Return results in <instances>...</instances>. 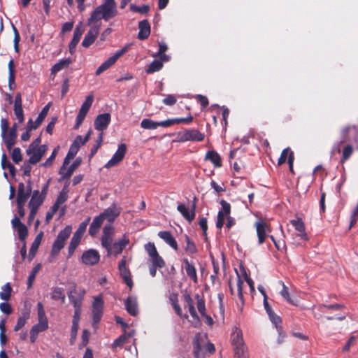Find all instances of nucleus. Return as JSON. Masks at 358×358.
I'll return each instance as SVG.
<instances>
[{
    "label": "nucleus",
    "mask_w": 358,
    "mask_h": 358,
    "mask_svg": "<svg viewBox=\"0 0 358 358\" xmlns=\"http://www.w3.org/2000/svg\"><path fill=\"white\" fill-rule=\"evenodd\" d=\"M118 13L115 0H105L100 6H97L92 13L88 19L87 24L92 25L101 19L108 21L115 17Z\"/></svg>",
    "instance_id": "obj_1"
},
{
    "label": "nucleus",
    "mask_w": 358,
    "mask_h": 358,
    "mask_svg": "<svg viewBox=\"0 0 358 358\" xmlns=\"http://www.w3.org/2000/svg\"><path fill=\"white\" fill-rule=\"evenodd\" d=\"M230 341L233 347L235 356L237 358H248V347L243 338V331L239 327L231 328Z\"/></svg>",
    "instance_id": "obj_2"
},
{
    "label": "nucleus",
    "mask_w": 358,
    "mask_h": 358,
    "mask_svg": "<svg viewBox=\"0 0 358 358\" xmlns=\"http://www.w3.org/2000/svg\"><path fill=\"white\" fill-rule=\"evenodd\" d=\"M72 232V227L67 225L61 230L56 239L55 240L50 257V262H53L55 257L59 255L60 250L64 247L66 240L69 238Z\"/></svg>",
    "instance_id": "obj_3"
},
{
    "label": "nucleus",
    "mask_w": 358,
    "mask_h": 358,
    "mask_svg": "<svg viewBox=\"0 0 358 358\" xmlns=\"http://www.w3.org/2000/svg\"><path fill=\"white\" fill-rule=\"evenodd\" d=\"M11 224L13 228L17 229L19 239L24 243L23 247L20 250V253L22 258L24 259L27 255L25 240L28 236L27 227L20 221V219L17 217V215H14L11 220Z\"/></svg>",
    "instance_id": "obj_4"
},
{
    "label": "nucleus",
    "mask_w": 358,
    "mask_h": 358,
    "mask_svg": "<svg viewBox=\"0 0 358 358\" xmlns=\"http://www.w3.org/2000/svg\"><path fill=\"white\" fill-rule=\"evenodd\" d=\"M145 250L148 254L151 265L158 266L161 268L165 266V262L159 255L157 248L153 243H148L145 245Z\"/></svg>",
    "instance_id": "obj_5"
},
{
    "label": "nucleus",
    "mask_w": 358,
    "mask_h": 358,
    "mask_svg": "<svg viewBox=\"0 0 358 358\" xmlns=\"http://www.w3.org/2000/svg\"><path fill=\"white\" fill-rule=\"evenodd\" d=\"M48 185H46L42 189L41 192L38 190H34L31 196V199L29 201L28 207L29 210L37 211L39 207L43 204V201L46 196Z\"/></svg>",
    "instance_id": "obj_6"
},
{
    "label": "nucleus",
    "mask_w": 358,
    "mask_h": 358,
    "mask_svg": "<svg viewBox=\"0 0 358 358\" xmlns=\"http://www.w3.org/2000/svg\"><path fill=\"white\" fill-rule=\"evenodd\" d=\"M115 229L111 224H106L103 229V233L101 238V246L106 250H111L110 246L113 245Z\"/></svg>",
    "instance_id": "obj_7"
},
{
    "label": "nucleus",
    "mask_w": 358,
    "mask_h": 358,
    "mask_svg": "<svg viewBox=\"0 0 358 358\" xmlns=\"http://www.w3.org/2000/svg\"><path fill=\"white\" fill-rule=\"evenodd\" d=\"M94 101V96L92 94L88 95L83 103L76 117L75 129H78L85 120L88 111L90 110Z\"/></svg>",
    "instance_id": "obj_8"
},
{
    "label": "nucleus",
    "mask_w": 358,
    "mask_h": 358,
    "mask_svg": "<svg viewBox=\"0 0 358 358\" xmlns=\"http://www.w3.org/2000/svg\"><path fill=\"white\" fill-rule=\"evenodd\" d=\"M103 301L101 295L94 297L92 303V324L94 327L101 320L103 315Z\"/></svg>",
    "instance_id": "obj_9"
},
{
    "label": "nucleus",
    "mask_w": 358,
    "mask_h": 358,
    "mask_svg": "<svg viewBox=\"0 0 358 358\" xmlns=\"http://www.w3.org/2000/svg\"><path fill=\"white\" fill-rule=\"evenodd\" d=\"M129 50V46H125L122 48L121 50H117L113 56L110 57L106 61H105L101 65L96 69V75L99 76L102 72L105 71L108 69H109L111 66H113L116 61L122 56L124 53H126Z\"/></svg>",
    "instance_id": "obj_10"
},
{
    "label": "nucleus",
    "mask_w": 358,
    "mask_h": 358,
    "mask_svg": "<svg viewBox=\"0 0 358 358\" xmlns=\"http://www.w3.org/2000/svg\"><path fill=\"white\" fill-rule=\"evenodd\" d=\"M255 227L258 238V244L264 243L267 238L268 234L271 231L270 225L263 220H259L255 222Z\"/></svg>",
    "instance_id": "obj_11"
},
{
    "label": "nucleus",
    "mask_w": 358,
    "mask_h": 358,
    "mask_svg": "<svg viewBox=\"0 0 358 358\" xmlns=\"http://www.w3.org/2000/svg\"><path fill=\"white\" fill-rule=\"evenodd\" d=\"M177 210L182 215L183 218L186 220L189 223L192 222L196 216V198L194 199V201L191 207H187L183 203L178 205Z\"/></svg>",
    "instance_id": "obj_12"
},
{
    "label": "nucleus",
    "mask_w": 358,
    "mask_h": 358,
    "mask_svg": "<svg viewBox=\"0 0 358 358\" xmlns=\"http://www.w3.org/2000/svg\"><path fill=\"white\" fill-rule=\"evenodd\" d=\"M85 294V289H78L76 286H73L69 291L68 294L69 299L74 308H81Z\"/></svg>",
    "instance_id": "obj_13"
},
{
    "label": "nucleus",
    "mask_w": 358,
    "mask_h": 358,
    "mask_svg": "<svg viewBox=\"0 0 358 358\" xmlns=\"http://www.w3.org/2000/svg\"><path fill=\"white\" fill-rule=\"evenodd\" d=\"M220 203L222 206V209L220 210L217 213L216 227L220 229L224 225L225 217L230 215L231 205L223 199L220 201Z\"/></svg>",
    "instance_id": "obj_14"
},
{
    "label": "nucleus",
    "mask_w": 358,
    "mask_h": 358,
    "mask_svg": "<svg viewBox=\"0 0 358 358\" xmlns=\"http://www.w3.org/2000/svg\"><path fill=\"white\" fill-rule=\"evenodd\" d=\"M127 152V145L121 143L118 145L117 150L112 157V158L106 164L105 167L107 169L112 168L117 165L122 161Z\"/></svg>",
    "instance_id": "obj_15"
},
{
    "label": "nucleus",
    "mask_w": 358,
    "mask_h": 358,
    "mask_svg": "<svg viewBox=\"0 0 358 358\" xmlns=\"http://www.w3.org/2000/svg\"><path fill=\"white\" fill-rule=\"evenodd\" d=\"M31 187L30 182L25 186L23 182H20L17 187V194L16 203L25 204L29 197L31 196Z\"/></svg>",
    "instance_id": "obj_16"
},
{
    "label": "nucleus",
    "mask_w": 358,
    "mask_h": 358,
    "mask_svg": "<svg viewBox=\"0 0 358 358\" xmlns=\"http://www.w3.org/2000/svg\"><path fill=\"white\" fill-rule=\"evenodd\" d=\"M129 240L126 237L125 235L122 236V238L118 239L117 241H115L113 245L110 246V251H107V255H114L117 257L120 254L122 253V250L125 248V247L129 244Z\"/></svg>",
    "instance_id": "obj_17"
},
{
    "label": "nucleus",
    "mask_w": 358,
    "mask_h": 358,
    "mask_svg": "<svg viewBox=\"0 0 358 358\" xmlns=\"http://www.w3.org/2000/svg\"><path fill=\"white\" fill-rule=\"evenodd\" d=\"M99 260V253L94 249H90L85 251L81 257V261L85 265H95Z\"/></svg>",
    "instance_id": "obj_18"
},
{
    "label": "nucleus",
    "mask_w": 358,
    "mask_h": 358,
    "mask_svg": "<svg viewBox=\"0 0 358 358\" xmlns=\"http://www.w3.org/2000/svg\"><path fill=\"white\" fill-rule=\"evenodd\" d=\"M48 150L46 145H42L38 148L32 150L29 153L26 152L27 155L30 156L29 162L31 164H37L45 155Z\"/></svg>",
    "instance_id": "obj_19"
},
{
    "label": "nucleus",
    "mask_w": 358,
    "mask_h": 358,
    "mask_svg": "<svg viewBox=\"0 0 358 358\" xmlns=\"http://www.w3.org/2000/svg\"><path fill=\"white\" fill-rule=\"evenodd\" d=\"M80 159H76L72 164H71L68 168L66 166L68 165H64L63 163L62 167L59 171V175L62 176L60 180L69 178L71 175L73 173L75 170L78 167L80 164Z\"/></svg>",
    "instance_id": "obj_20"
},
{
    "label": "nucleus",
    "mask_w": 358,
    "mask_h": 358,
    "mask_svg": "<svg viewBox=\"0 0 358 358\" xmlns=\"http://www.w3.org/2000/svg\"><path fill=\"white\" fill-rule=\"evenodd\" d=\"M183 299L185 301V308L188 309L192 317L195 321V325H196L199 323V317L194 308V302L190 294L187 292L183 294Z\"/></svg>",
    "instance_id": "obj_21"
},
{
    "label": "nucleus",
    "mask_w": 358,
    "mask_h": 358,
    "mask_svg": "<svg viewBox=\"0 0 358 358\" xmlns=\"http://www.w3.org/2000/svg\"><path fill=\"white\" fill-rule=\"evenodd\" d=\"M111 117L109 113L99 115L94 120V128L98 131H103L107 129L110 122Z\"/></svg>",
    "instance_id": "obj_22"
},
{
    "label": "nucleus",
    "mask_w": 358,
    "mask_h": 358,
    "mask_svg": "<svg viewBox=\"0 0 358 358\" xmlns=\"http://www.w3.org/2000/svg\"><path fill=\"white\" fill-rule=\"evenodd\" d=\"M83 32L84 29L80 22V24L77 25L75 28L73 38L69 45V49L71 54H73L75 52L76 46L79 43Z\"/></svg>",
    "instance_id": "obj_23"
},
{
    "label": "nucleus",
    "mask_w": 358,
    "mask_h": 358,
    "mask_svg": "<svg viewBox=\"0 0 358 358\" xmlns=\"http://www.w3.org/2000/svg\"><path fill=\"white\" fill-rule=\"evenodd\" d=\"M99 32V26L95 25L92 27L86 34L83 42L82 45L85 48L90 47L96 40Z\"/></svg>",
    "instance_id": "obj_24"
},
{
    "label": "nucleus",
    "mask_w": 358,
    "mask_h": 358,
    "mask_svg": "<svg viewBox=\"0 0 358 358\" xmlns=\"http://www.w3.org/2000/svg\"><path fill=\"white\" fill-rule=\"evenodd\" d=\"M205 135L196 129L186 130L181 136L182 141H201Z\"/></svg>",
    "instance_id": "obj_25"
},
{
    "label": "nucleus",
    "mask_w": 358,
    "mask_h": 358,
    "mask_svg": "<svg viewBox=\"0 0 358 358\" xmlns=\"http://www.w3.org/2000/svg\"><path fill=\"white\" fill-rule=\"evenodd\" d=\"M120 209L115 204H113L101 213L103 218L106 220L110 224L114 222L115 218L120 215Z\"/></svg>",
    "instance_id": "obj_26"
},
{
    "label": "nucleus",
    "mask_w": 358,
    "mask_h": 358,
    "mask_svg": "<svg viewBox=\"0 0 358 358\" xmlns=\"http://www.w3.org/2000/svg\"><path fill=\"white\" fill-rule=\"evenodd\" d=\"M290 223L294 227L295 230L298 232L296 236L301 240L307 241L308 236L305 230V224L301 219L298 218L296 220H290Z\"/></svg>",
    "instance_id": "obj_27"
},
{
    "label": "nucleus",
    "mask_w": 358,
    "mask_h": 358,
    "mask_svg": "<svg viewBox=\"0 0 358 358\" xmlns=\"http://www.w3.org/2000/svg\"><path fill=\"white\" fill-rule=\"evenodd\" d=\"M124 306L127 311L132 316L138 313V302L136 296H129L124 301Z\"/></svg>",
    "instance_id": "obj_28"
},
{
    "label": "nucleus",
    "mask_w": 358,
    "mask_h": 358,
    "mask_svg": "<svg viewBox=\"0 0 358 358\" xmlns=\"http://www.w3.org/2000/svg\"><path fill=\"white\" fill-rule=\"evenodd\" d=\"M103 221H104V219L103 218V217L101 214H99L98 216H96L93 219V221L90 224V226L89 228V234L91 236H94L98 234L101 225L103 223Z\"/></svg>",
    "instance_id": "obj_29"
},
{
    "label": "nucleus",
    "mask_w": 358,
    "mask_h": 358,
    "mask_svg": "<svg viewBox=\"0 0 358 358\" xmlns=\"http://www.w3.org/2000/svg\"><path fill=\"white\" fill-rule=\"evenodd\" d=\"M139 31L138 38L140 40H145L148 38L150 34V26L148 20H142L138 23Z\"/></svg>",
    "instance_id": "obj_30"
},
{
    "label": "nucleus",
    "mask_w": 358,
    "mask_h": 358,
    "mask_svg": "<svg viewBox=\"0 0 358 358\" xmlns=\"http://www.w3.org/2000/svg\"><path fill=\"white\" fill-rule=\"evenodd\" d=\"M158 236L175 250H178L177 242L170 231H161L158 233Z\"/></svg>",
    "instance_id": "obj_31"
},
{
    "label": "nucleus",
    "mask_w": 358,
    "mask_h": 358,
    "mask_svg": "<svg viewBox=\"0 0 358 358\" xmlns=\"http://www.w3.org/2000/svg\"><path fill=\"white\" fill-rule=\"evenodd\" d=\"M1 137L7 149L10 150L16 142L17 133L8 130L7 132H5L4 135L1 134Z\"/></svg>",
    "instance_id": "obj_32"
},
{
    "label": "nucleus",
    "mask_w": 358,
    "mask_h": 358,
    "mask_svg": "<svg viewBox=\"0 0 358 358\" xmlns=\"http://www.w3.org/2000/svg\"><path fill=\"white\" fill-rule=\"evenodd\" d=\"M184 264V268L187 273V276L193 280L194 282L196 283L198 282L196 270L194 265L189 263L187 259H184L182 260Z\"/></svg>",
    "instance_id": "obj_33"
},
{
    "label": "nucleus",
    "mask_w": 358,
    "mask_h": 358,
    "mask_svg": "<svg viewBox=\"0 0 358 358\" xmlns=\"http://www.w3.org/2000/svg\"><path fill=\"white\" fill-rule=\"evenodd\" d=\"M205 159L210 161L215 167H220L222 166L221 157L214 150L208 151L206 154Z\"/></svg>",
    "instance_id": "obj_34"
},
{
    "label": "nucleus",
    "mask_w": 358,
    "mask_h": 358,
    "mask_svg": "<svg viewBox=\"0 0 358 358\" xmlns=\"http://www.w3.org/2000/svg\"><path fill=\"white\" fill-rule=\"evenodd\" d=\"M71 63V60L70 59H64L59 60L57 63H56L51 69L52 74H55L57 72L66 69L69 64Z\"/></svg>",
    "instance_id": "obj_35"
},
{
    "label": "nucleus",
    "mask_w": 358,
    "mask_h": 358,
    "mask_svg": "<svg viewBox=\"0 0 358 358\" xmlns=\"http://www.w3.org/2000/svg\"><path fill=\"white\" fill-rule=\"evenodd\" d=\"M90 220H91L90 217H87L83 222H81L80 224L78 229L73 234V237H75L79 240H81L84 233L86 231L87 227L90 222Z\"/></svg>",
    "instance_id": "obj_36"
},
{
    "label": "nucleus",
    "mask_w": 358,
    "mask_h": 358,
    "mask_svg": "<svg viewBox=\"0 0 358 358\" xmlns=\"http://www.w3.org/2000/svg\"><path fill=\"white\" fill-rule=\"evenodd\" d=\"M120 275L122 278L124 282L131 289L133 287V281L131 277V272L128 267L118 268Z\"/></svg>",
    "instance_id": "obj_37"
},
{
    "label": "nucleus",
    "mask_w": 358,
    "mask_h": 358,
    "mask_svg": "<svg viewBox=\"0 0 358 358\" xmlns=\"http://www.w3.org/2000/svg\"><path fill=\"white\" fill-rule=\"evenodd\" d=\"M43 236V233L41 231L35 238L34 242L31 244V246L29 250V256L31 258H33L38 250L39 245L41 243V240Z\"/></svg>",
    "instance_id": "obj_38"
},
{
    "label": "nucleus",
    "mask_w": 358,
    "mask_h": 358,
    "mask_svg": "<svg viewBox=\"0 0 358 358\" xmlns=\"http://www.w3.org/2000/svg\"><path fill=\"white\" fill-rule=\"evenodd\" d=\"M12 287L10 282L6 283L1 287L0 292V298L4 301H8L11 296Z\"/></svg>",
    "instance_id": "obj_39"
},
{
    "label": "nucleus",
    "mask_w": 358,
    "mask_h": 358,
    "mask_svg": "<svg viewBox=\"0 0 358 358\" xmlns=\"http://www.w3.org/2000/svg\"><path fill=\"white\" fill-rule=\"evenodd\" d=\"M51 298L53 300H60L62 303H64L66 296L64 289L60 287L54 288L51 292Z\"/></svg>",
    "instance_id": "obj_40"
},
{
    "label": "nucleus",
    "mask_w": 358,
    "mask_h": 358,
    "mask_svg": "<svg viewBox=\"0 0 358 358\" xmlns=\"http://www.w3.org/2000/svg\"><path fill=\"white\" fill-rule=\"evenodd\" d=\"M69 186V183H66L64 188L60 192L59 194L58 195L57 200L55 205H57L59 208V206L62 203H64L68 199V189L67 187Z\"/></svg>",
    "instance_id": "obj_41"
},
{
    "label": "nucleus",
    "mask_w": 358,
    "mask_h": 358,
    "mask_svg": "<svg viewBox=\"0 0 358 358\" xmlns=\"http://www.w3.org/2000/svg\"><path fill=\"white\" fill-rule=\"evenodd\" d=\"M162 67V62L160 60L155 59L150 63L148 67L145 69V72L147 73H153L161 70Z\"/></svg>",
    "instance_id": "obj_42"
},
{
    "label": "nucleus",
    "mask_w": 358,
    "mask_h": 358,
    "mask_svg": "<svg viewBox=\"0 0 358 358\" xmlns=\"http://www.w3.org/2000/svg\"><path fill=\"white\" fill-rule=\"evenodd\" d=\"M29 318V313L24 312L22 315L18 318L17 324L14 327L15 331H19L22 329L27 322V320Z\"/></svg>",
    "instance_id": "obj_43"
},
{
    "label": "nucleus",
    "mask_w": 358,
    "mask_h": 358,
    "mask_svg": "<svg viewBox=\"0 0 358 358\" xmlns=\"http://www.w3.org/2000/svg\"><path fill=\"white\" fill-rule=\"evenodd\" d=\"M80 241L81 240H79L75 237L71 238L70 244L68 247V259L70 258L73 255L76 248L79 245Z\"/></svg>",
    "instance_id": "obj_44"
},
{
    "label": "nucleus",
    "mask_w": 358,
    "mask_h": 358,
    "mask_svg": "<svg viewBox=\"0 0 358 358\" xmlns=\"http://www.w3.org/2000/svg\"><path fill=\"white\" fill-rule=\"evenodd\" d=\"M8 83L10 89H12V85L15 83V69L14 62L11 59L8 62Z\"/></svg>",
    "instance_id": "obj_45"
},
{
    "label": "nucleus",
    "mask_w": 358,
    "mask_h": 358,
    "mask_svg": "<svg viewBox=\"0 0 358 358\" xmlns=\"http://www.w3.org/2000/svg\"><path fill=\"white\" fill-rule=\"evenodd\" d=\"M1 166L3 169H8L10 174L14 175L15 169L14 166L7 159L6 155L3 153L1 157Z\"/></svg>",
    "instance_id": "obj_46"
},
{
    "label": "nucleus",
    "mask_w": 358,
    "mask_h": 358,
    "mask_svg": "<svg viewBox=\"0 0 358 358\" xmlns=\"http://www.w3.org/2000/svg\"><path fill=\"white\" fill-rule=\"evenodd\" d=\"M41 268V265L40 264H38L37 265H36L33 268V269H32V271H31V273H30V275H29V276L28 278V280H27L28 288L31 287L32 284H33V282H34V281L35 280L36 275H37V273L40 271Z\"/></svg>",
    "instance_id": "obj_47"
},
{
    "label": "nucleus",
    "mask_w": 358,
    "mask_h": 358,
    "mask_svg": "<svg viewBox=\"0 0 358 358\" xmlns=\"http://www.w3.org/2000/svg\"><path fill=\"white\" fill-rule=\"evenodd\" d=\"M141 127L145 129H156L157 128V122L151 119H143L141 122Z\"/></svg>",
    "instance_id": "obj_48"
},
{
    "label": "nucleus",
    "mask_w": 358,
    "mask_h": 358,
    "mask_svg": "<svg viewBox=\"0 0 358 358\" xmlns=\"http://www.w3.org/2000/svg\"><path fill=\"white\" fill-rule=\"evenodd\" d=\"M48 328V322H40L34 325L31 331L38 334V333L45 331Z\"/></svg>",
    "instance_id": "obj_49"
},
{
    "label": "nucleus",
    "mask_w": 358,
    "mask_h": 358,
    "mask_svg": "<svg viewBox=\"0 0 358 358\" xmlns=\"http://www.w3.org/2000/svg\"><path fill=\"white\" fill-rule=\"evenodd\" d=\"M185 241H186V246H185V251L188 252L189 254H194L197 252V249L196 247V245L194 243H193L189 236H185Z\"/></svg>",
    "instance_id": "obj_50"
},
{
    "label": "nucleus",
    "mask_w": 358,
    "mask_h": 358,
    "mask_svg": "<svg viewBox=\"0 0 358 358\" xmlns=\"http://www.w3.org/2000/svg\"><path fill=\"white\" fill-rule=\"evenodd\" d=\"M102 141H103V133H100L98 136V138L96 141V143L91 148L90 158H92L96 153L99 148L101 146Z\"/></svg>",
    "instance_id": "obj_51"
},
{
    "label": "nucleus",
    "mask_w": 358,
    "mask_h": 358,
    "mask_svg": "<svg viewBox=\"0 0 358 358\" xmlns=\"http://www.w3.org/2000/svg\"><path fill=\"white\" fill-rule=\"evenodd\" d=\"M37 310H38V320L40 322H48V318L45 315V312L43 308V304L41 302H38L37 304Z\"/></svg>",
    "instance_id": "obj_52"
},
{
    "label": "nucleus",
    "mask_w": 358,
    "mask_h": 358,
    "mask_svg": "<svg viewBox=\"0 0 358 358\" xmlns=\"http://www.w3.org/2000/svg\"><path fill=\"white\" fill-rule=\"evenodd\" d=\"M280 284L282 285V289L280 291L281 296L285 299H286L287 301L289 302V303H291L292 305H295V303H294L293 300L291 299V297L289 296V293L288 292L287 287L285 285V283L282 281H280Z\"/></svg>",
    "instance_id": "obj_53"
},
{
    "label": "nucleus",
    "mask_w": 358,
    "mask_h": 358,
    "mask_svg": "<svg viewBox=\"0 0 358 358\" xmlns=\"http://www.w3.org/2000/svg\"><path fill=\"white\" fill-rule=\"evenodd\" d=\"M268 315L271 322L275 324L277 330L280 331L282 329L281 326H280V324L282 322L280 317L278 315H277L274 312L270 313Z\"/></svg>",
    "instance_id": "obj_54"
},
{
    "label": "nucleus",
    "mask_w": 358,
    "mask_h": 358,
    "mask_svg": "<svg viewBox=\"0 0 358 358\" xmlns=\"http://www.w3.org/2000/svg\"><path fill=\"white\" fill-rule=\"evenodd\" d=\"M81 143V136H77L73 143L71 145L69 150L73 152L74 154H77L80 149Z\"/></svg>",
    "instance_id": "obj_55"
},
{
    "label": "nucleus",
    "mask_w": 358,
    "mask_h": 358,
    "mask_svg": "<svg viewBox=\"0 0 358 358\" xmlns=\"http://www.w3.org/2000/svg\"><path fill=\"white\" fill-rule=\"evenodd\" d=\"M197 299V308L202 316H206V306L204 300L199 294L196 295Z\"/></svg>",
    "instance_id": "obj_56"
},
{
    "label": "nucleus",
    "mask_w": 358,
    "mask_h": 358,
    "mask_svg": "<svg viewBox=\"0 0 358 358\" xmlns=\"http://www.w3.org/2000/svg\"><path fill=\"white\" fill-rule=\"evenodd\" d=\"M49 108H50V106H49V104H48L42 109V110L39 113L38 117L35 120L36 122V124H38V125L41 124V123L43 122L44 119L45 118V117L48 113Z\"/></svg>",
    "instance_id": "obj_57"
},
{
    "label": "nucleus",
    "mask_w": 358,
    "mask_h": 358,
    "mask_svg": "<svg viewBox=\"0 0 358 358\" xmlns=\"http://www.w3.org/2000/svg\"><path fill=\"white\" fill-rule=\"evenodd\" d=\"M181 121V120H175L174 119H168L164 121L157 122V127H169L173 126L175 124H179V122Z\"/></svg>",
    "instance_id": "obj_58"
},
{
    "label": "nucleus",
    "mask_w": 358,
    "mask_h": 358,
    "mask_svg": "<svg viewBox=\"0 0 358 358\" xmlns=\"http://www.w3.org/2000/svg\"><path fill=\"white\" fill-rule=\"evenodd\" d=\"M11 157L15 163L18 164L22 160L21 150L19 148H14L12 151Z\"/></svg>",
    "instance_id": "obj_59"
},
{
    "label": "nucleus",
    "mask_w": 358,
    "mask_h": 358,
    "mask_svg": "<svg viewBox=\"0 0 358 358\" xmlns=\"http://www.w3.org/2000/svg\"><path fill=\"white\" fill-rule=\"evenodd\" d=\"M14 114L20 123L23 122L24 118L22 106H14Z\"/></svg>",
    "instance_id": "obj_60"
},
{
    "label": "nucleus",
    "mask_w": 358,
    "mask_h": 358,
    "mask_svg": "<svg viewBox=\"0 0 358 358\" xmlns=\"http://www.w3.org/2000/svg\"><path fill=\"white\" fill-rule=\"evenodd\" d=\"M353 152V148L350 145H346L343 150L342 162H345L349 159Z\"/></svg>",
    "instance_id": "obj_61"
},
{
    "label": "nucleus",
    "mask_w": 358,
    "mask_h": 358,
    "mask_svg": "<svg viewBox=\"0 0 358 358\" xmlns=\"http://www.w3.org/2000/svg\"><path fill=\"white\" fill-rule=\"evenodd\" d=\"M127 340L126 338V336L123 334L117 338L112 344L113 348H117L118 347H122L123 344L126 343Z\"/></svg>",
    "instance_id": "obj_62"
},
{
    "label": "nucleus",
    "mask_w": 358,
    "mask_h": 358,
    "mask_svg": "<svg viewBox=\"0 0 358 358\" xmlns=\"http://www.w3.org/2000/svg\"><path fill=\"white\" fill-rule=\"evenodd\" d=\"M292 152L289 148H285L282 150L280 157L278 159V164L281 165L286 162L287 158L288 159L289 152Z\"/></svg>",
    "instance_id": "obj_63"
},
{
    "label": "nucleus",
    "mask_w": 358,
    "mask_h": 358,
    "mask_svg": "<svg viewBox=\"0 0 358 358\" xmlns=\"http://www.w3.org/2000/svg\"><path fill=\"white\" fill-rule=\"evenodd\" d=\"M130 9L133 12H137L141 13H147L149 10L148 6H137L134 4L130 5Z\"/></svg>",
    "instance_id": "obj_64"
}]
</instances>
